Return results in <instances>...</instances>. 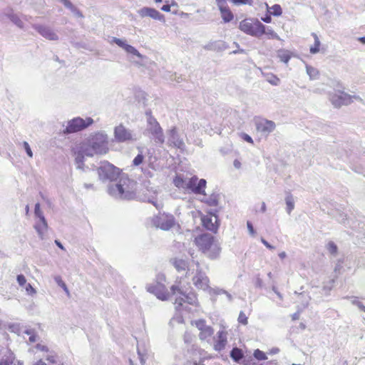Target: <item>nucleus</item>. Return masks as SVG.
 Instances as JSON below:
<instances>
[{
  "instance_id": "nucleus-35",
  "label": "nucleus",
  "mask_w": 365,
  "mask_h": 365,
  "mask_svg": "<svg viewBox=\"0 0 365 365\" xmlns=\"http://www.w3.org/2000/svg\"><path fill=\"white\" fill-rule=\"evenodd\" d=\"M307 73L309 76L310 80H316L319 78V71L317 68L311 66H306Z\"/></svg>"
},
{
  "instance_id": "nucleus-16",
  "label": "nucleus",
  "mask_w": 365,
  "mask_h": 365,
  "mask_svg": "<svg viewBox=\"0 0 365 365\" xmlns=\"http://www.w3.org/2000/svg\"><path fill=\"white\" fill-rule=\"evenodd\" d=\"M190 255L192 259L190 262L181 258H175L171 260L173 265L178 272L187 270L186 274L187 276H190L192 270H195V263L198 262L197 261L194 260L192 253H190Z\"/></svg>"
},
{
  "instance_id": "nucleus-5",
  "label": "nucleus",
  "mask_w": 365,
  "mask_h": 365,
  "mask_svg": "<svg viewBox=\"0 0 365 365\" xmlns=\"http://www.w3.org/2000/svg\"><path fill=\"white\" fill-rule=\"evenodd\" d=\"M195 244L209 258L214 259L219 257L221 247L220 243L210 234H203L195 238Z\"/></svg>"
},
{
  "instance_id": "nucleus-64",
  "label": "nucleus",
  "mask_w": 365,
  "mask_h": 365,
  "mask_svg": "<svg viewBox=\"0 0 365 365\" xmlns=\"http://www.w3.org/2000/svg\"><path fill=\"white\" fill-rule=\"evenodd\" d=\"M223 294L226 295V297H227V298L229 302H232V296L229 292L225 291V292H224Z\"/></svg>"
},
{
  "instance_id": "nucleus-40",
  "label": "nucleus",
  "mask_w": 365,
  "mask_h": 365,
  "mask_svg": "<svg viewBox=\"0 0 365 365\" xmlns=\"http://www.w3.org/2000/svg\"><path fill=\"white\" fill-rule=\"evenodd\" d=\"M205 292H207L210 295H218L222 294L224 292H225V290L220 288H212L209 286V289Z\"/></svg>"
},
{
  "instance_id": "nucleus-3",
  "label": "nucleus",
  "mask_w": 365,
  "mask_h": 365,
  "mask_svg": "<svg viewBox=\"0 0 365 365\" xmlns=\"http://www.w3.org/2000/svg\"><path fill=\"white\" fill-rule=\"evenodd\" d=\"M172 295L175 297L174 305L178 312L189 311L187 304L197 306V295L193 292L186 293L181 282H176L170 287Z\"/></svg>"
},
{
  "instance_id": "nucleus-57",
  "label": "nucleus",
  "mask_w": 365,
  "mask_h": 365,
  "mask_svg": "<svg viewBox=\"0 0 365 365\" xmlns=\"http://www.w3.org/2000/svg\"><path fill=\"white\" fill-rule=\"evenodd\" d=\"M149 202H151L157 209H160L163 207L160 202H158V201H154L153 200H149Z\"/></svg>"
},
{
  "instance_id": "nucleus-19",
  "label": "nucleus",
  "mask_w": 365,
  "mask_h": 365,
  "mask_svg": "<svg viewBox=\"0 0 365 365\" xmlns=\"http://www.w3.org/2000/svg\"><path fill=\"white\" fill-rule=\"evenodd\" d=\"M111 42L116 43L118 46L122 48L128 54L135 56L140 59L145 58V56L140 53L139 51L135 47L128 44L126 41L124 39L113 37Z\"/></svg>"
},
{
  "instance_id": "nucleus-18",
  "label": "nucleus",
  "mask_w": 365,
  "mask_h": 365,
  "mask_svg": "<svg viewBox=\"0 0 365 365\" xmlns=\"http://www.w3.org/2000/svg\"><path fill=\"white\" fill-rule=\"evenodd\" d=\"M227 343V332L222 329L213 337V349L217 351L224 349Z\"/></svg>"
},
{
  "instance_id": "nucleus-10",
  "label": "nucleus",
  "mask_w": 365,
  "mask_h": 365,
  "mask_svg": "<svg viewBox=\"0 0 365 365\" xmlns=\"http://www.w3.org/2000/svg\"><path fill=\"white\" fill-rule=\"evenodd\" d=\"M99 178L103 181L113 182L121 175L119 168L108 162H103L98 168Z\"/></svg>"
},
{
  "instance_id": "nucleus-59",
  "label": "nucleus",
  "mask_w": 365,
  "mask_h": 365,
  "mask_svg": "<svg viewBox=\"0 0 365 365\" xmlns=\"http://www.w3.org/2000/svg\"><path fill=\"white\" fill-rule=\"evenodd\" d=\"M233 165L236 169H240L241 168V163L239 160L235 159L233 162Z\"/></svg>"
},
{
  "instance_id": "nucleus-1",
  "label": "nucleus",
  "mask_w": 365,
  "mask_h": 365,
  "mask_svg": "<svg viewBox=\"0 0 365 365\" xmlns=\"http://www.w3.org/2000/svg\"><path fill=\"white\" fill-rule=\"evenodd\" d=\"M109 151L108 134L103 130L91 133L81 143L73 148L78 169L83 168L84 156L106 155Z\"/></svg>"
},
{
  "instance_id": "nucleus-55",
  "label": "nucleus",
  "mask_w": 365,
  "mask_h": 365,
  "mask_svg": "<svg viewBox=\"0 0 365 365\" xmlns=\"http://www.w3.org/2000/svg\"><path fill=\"white\" fill-rule=\"evenodd\" d=\"M261 242H262V244L266 246V247H267L268 249L269 250H274V247H273L272 245H271L267 240H265L264 238H261Z\"/></svg>"
},
{
  "instance_id": "nucleus-54",
  "label": "nucleus",
  "mask_w": 365,
  "mask_h": 365,
  "mask_svg": "<svg viewBox=\"0 0 365 365\" xmlns=\"http://www.w3.org/2000/svg\"><path fill=\"white\" fill-rule=\"evenodd\" d=\"M242 138L246 142L250 143H253L252 138L249 135H247L246 133H243L242 135Z\"/></svg>"
},
{
  "instance_id": "nucleus-15",
  "label": "nucleus",
  "mask_w": 365,
  "mask_h": 365,
  "mask_svg": "<svg viewBox=\"0 0 365 365\" xmlns=\"http://www.w3.org/2000/svg\"><path fill=\"white\" fill-rule=\"evenodd\" d=\"M113 135L117 143H128L136 140L133 132L126 128L123 124L114 128Z\"/></svg>"
},
{
  "instance_id": "nucleus-25",
  "label": "nucleus",
  "mask_w": 365,
  "mask_h": 365,
  "mask_svg": "<svg viewBox=\"0 0 365 365\" xmlns=\"http://www.w3.org/2000/svg\"><path fill=\"white\" fill-rule=\"evenodd\" d=\"M57 354L50 353L48 355H43V359H40L32 365H53L57 363Z\"/></svg>"
},
{
  "instance_id": "nucleus-26",
  "label": "nucleus",
  "mask_w": 365,
  "mask_h": 365,
  "mask_svg": "<svg viewBox=\"0 0 365 365\" xmlns=\"http://www.w3.org/2000/svg\"><path fill=\"white\" fill-rule=\"evenodd\" d=\"M156 158L149 157L148 160V168H142V172L144 173V175L147 177L151 178L153 176V173L151 172L149 168L152 169L153 170H158L160 168L159 165L156 163Z\"/></svg>"
},
{
  "instance_id": "nucleus-52",
  "label": "nucleus",
  "mask_w": 365,
  "mask_h": 365,
  "mask_svg": "<svg viewBox=\"0 0 365 365\" xmlns=\"http://www.w3.org/2000/svg\"><path fill=\"white\" fill-rule=\"evenodd\" d=\"M247 229L249 230V232L250 234L252 235V236H255V231L253 228V226L252 225V223L250 222H247Z\"/></svg>"
},
{
  "instance_id": "nucleus-36",
  "label": "nucleus",
  "mask_w": 365,
  "mask_h": 365,
  "mask_svg": "<svg viewBox=\"0 0 365 365\" xmlns=\"http://www.w3.org/2000/svg\"><path fill=\"white\" fill-rule=\"evenodd\" d=\"M230 356L235 361H239L243 357V354L241 349L233 348L230 352Z\"/></svg>"
},
{
  "instance_id": "nucleus-27",
  "label": "nucleus",
  "mask_w": 365,
  "mask_h": 365,
  "mask_svg": "<svg viewBox=\"0 0 365 365\" xmlns=\"http://www.w3.org/2000/svg\"><path fill=\"white\" fill-rule=\"evenodd\" d=\"M34 228L38 232L39 237L43 239V235L48 229V225L45 217L43 219H38V220L35 222Z\"/></svg>"
},
{
  "instance_id": "nucleus-32",
  "label": "nucleus",
  "mask_w": 365,
  "mask_h": 365,
  "mask_svg": "<svg viewBox=\"0 0 365 365\" xmlns=\"http://www.w3.org/2000/svg\"><path fill=\"white\" fill-rule=\"evenodd\" d=\"M9 19L19 28L23 29L24 28V22L23 20L21 19L20 16H19L17 14L11 13L8 15Z\"/></svg>"
},
{
  "instance_id": "nucleus-39",
  "label": "nucleus",
  "mask_w": 365,
  "mask_h": 365,
  "mask_svg": "<svg viewBox=\"0 0 365 365\" xmlns=\"http://www.w3.org/2000/svg\"><path fill=\"white\" fill-rule=\"evenodd\" d=\"M266 80L270 84L273 86H278L280 83V80L278 77L273 74H268L266 76Z\"/></svg>"
},
{
  "instance_id": "nucleus-44",
  "label": "nucleus",
  "mask_w": 365,
  "mask_h": 365,
  "mask_svg": "<svg viewBox=\"0 0 365 365\" xmlns=\"http://www.w3.org/2000/svg\"><path fill=\"white\" fill-rule=\"evenodd\" d=\"M34 215L37 219H43V217H44L43 213L40 209L39 203H36L35 205Z\"/></svg>"
},
{
  "instance_id": "nucleus-47",
  "label": "nucleus",
  "mask_w": 365,
  "mask_h": 365,
  "mask_svg": "<svg viewBox=\"0 0 365 365\" xmlns=\"http://www.w3.org/2000/svg\"><path fill=\"white\" fill-rule=\"evenodd\" d=\"M144 160V156L139 153L137 156L135 157V158L133 160V165L134 166H139L143 163Z\"/></svg>"
},
{
  "instance_id": "nucleus-43",
  "label": "nucleus",
  "mask_w": 365,
  "mask_h": 365,
  "mask_svg": "<svg viewBox=\"0 0 365 365\" xmlns=\"http://www.w3.org/2000/svg\"><path fill=\"white\" fill-rule=\"evenodd\" d=\"M327 248L330 254L336 255L337 246L333 242H329L327 245Z\"/></svg>"
},
{
  "instance_id": "nucleus-33",
  "label": "nucleus",
  "mask_w": 365,
  "mask_h": 365,
  "mask_svg": "<svg viewBox=\"0 0 365 365\" xmlns=\"http://www.w3.org/2000/svg\"><path fill=\"white\" fill-rule=\"evenodd\" d=\"M267 9L270 14L279 16L282 14V10L279 4H274L272 6L269 7L267 4H266Z\"/></svg>"
},
{
  "instance_id": "nucleus-53",
  "label": "nucleus",
  "mask_w": 365,
  "mask_h": 365,
  "mask_svg": "<svg viewBox=\"0 0 365 365\" xmlns=\"http://www.w3.org/2000/svg\"><path fill=\"white\" fill-rule=\"evenodd\" d=\"M255 287H258V288H262L263 287V282H262V279L259 277H256V280H255Z\"/></svg>"
},
{
  "instance_id": "nucleus-29",
  "label": "nucleus",
  "mask_w": 365,
  "mask_h": 365,
  "mask_svg": "<svg viewBox=\"0 0 365 365\" xmlns=\"http://www.w3.org/2000/svg\"><path fill=\"white\" fill-rule=\"evenodd\" d=\"M285 203L287 205V212L289 215L294 208V198L293 195L289 192L286 193Z\"/></svg>"
},
{
  "instance_id": "nucleus-38",
  "label": "nucleus",
  "mask_w": 365,
  "mask_h": 365,
  "mask_svg": "<svg viewBox=\"0 0 365 365\" xmlns=\"http://www.w3.org/2000/svg\"><path fill=\"white\" fill-rule=\"evenodd\" d=\"M35 348L39 351L44 352L46 354L45 355H48L50 353H55V351L50 350L49 348L43 343H38L35 346Z\"/></svg>"
},
{
  "instance_id": "nucleus-24",
  "label": "nucleus",
  "mask_w": 365,
  "mask_h": 365,
  "mask_svg": "<svg viewBox=\"0 0 365 365\" xmlns=\"http://www.w3.org/2000/svg\"><path fill=\"white\" fill-rule=\"evenodd\" d=\"M275 123L272 120H263L257 123V128L259 131L269 134L275 129Z\"/></svg>"
},
{
  "instance_id": "nucleus-34",
  "label": "nucleus",
  "mask_w": 365,
  "mask_h": 365,
  "mask_svg": "<svg viewBox=\"0 0 365 365\" xmlns=\"http://www.w3.org/2000/svg\"><path fill=\"white\" fill-rule=\"evenodd\" d=\"M312 36L314 39V43L312 46L310 47V53L312 54H315L319 51L321 43L318 36L315 33H312Z\"/></svg>"
},
{
  "instance_id": "nucleus-20",
  "label": "nucleus",
  "mask_w": 365,
  "mask_h": 365,
  "mask_svg": "<svg viewBox=\"0 0 365 365\" xmlns=\"http://www.w3.org/2000/svg\"><path fill=\"white\" fill-rule=\"evenodd\" d=\"M202 225L208 230L215 232L218 229L217 216L212 214L203 215L201 218Z\"/></svg>"
},
{
  "instance_id": "nucleus-17",
  "label": "nucleus",
  "mask_w": 365,
  "mask_h": 365,
  "mask_svg": "<svg viewBox=\"0 0 365 365\" xmlns=\"http://www.w3.org/2000/svg\"><path fill=\"white\" fill-rule=\"evenodd\" d=\"M168 143L180 150H184L185 145L183 140L180 137L176 128H172L167 132Z\"/></svg>"
},
{
  "instance_id": "nucleus-7",
  "label": "nucleus",
  "mask_w": 365,
  "mask_h": 365,
  "mask_svg": "<svg viewBox=\"0 0 365 365\" xmlns=\"http://www.w3.org/2000/svg\"><path fill=\"white\" fill-rule=\"evenodd\" d=\"M329 100L334 108H339L343 106H348L353 103L354 100L361 101L360 96L350 95L342 91H336L329 93Z\"/></svg>"
},
{
  "instance_id": "nucleus-9",
  "label": "nucleus",
  "mask_w": 365,
  "mask_h": 365,
  "mask_svg": "<svg viewBox=\"0 0 365 365\" xmlns=\"http://www.w3.org/2000/svg\"><path fill=\"white\" fill-rule=\"evenodd\" d=\"M195 270H192L190 274L192 282L197 289L205 291L209 289L210 279L199 262H195Z\"/></svg>"
},
{
  "instance_id": "nucleus-56",
  "label": "nucleus",
  "mask_w": 365,
  "mask_h": 365,
  "mask_svg": "<svg viewBox=\"0 0 365 365\" xmlns=\"http://www.w3.org/2000/svg\"><path fill=\"white\" fill-rule=\"evenodd\" d=\"M14 363L13 359H7L0 361V365H11Z\"/></svg>"
},
{
  "instance_id": "nucleus-61",
  "label": "nucleus",
  "mask_w": 365,
  "mask_h": 365,
  "mask_svg": "<svg viewBox=\"0 0 365 365\" xmlns=\"http://www.w3.org/2000/svg\"><path fill=\"white\" fill-rule=\"evenodd\" d=\"M262 20L265 23H270L272 21V18L270 15H267L265 17L262 18Z\"/></svg>"
},
{
  "instance_id": "nucleus-28",
  "label": "nucleus",
  "mask_w": 365,
  "mask_h": 365,
  "mask_svg": "<svg viewBox=\"0 0 365 365\" xmlns=\"http://www.w3.org/2000/svg\"><path fill=\"white\" fill-rule=\"evenodd\" d=\"M219 9L220 11L221 17L223 19L224 22L228 23L233 19V14L232 13L227 5L219 7Z\"/></svg>"
},
{
  "instance_id": "nucleus-13",
  "label": "nucleus",
  "mask_w": 365,
  "mask_h": 365,
  "mask_svg": "<svg viewBox=\"0 0 365 365\" xmlns=\"http://www.w3.org/2000/svg\"><path fill=\"white\" fill-rule=\"evenodd\" d=\"M192 325L196 327L199 331V339L201 341H207L210 344L211 338L214 334V329L212 327L207 324L205 320L197 319L191 322Z\"/></svg>"
},
{
  "instance_id": "nucleus-63",
  "label": "nucleus",
  "mask_w": 365,
  "mask_h": 365,
  "mask_svg": "<svg viewBox=\"0 0 365 365\" xmlns=\"http://www.w3.org/2000/svg\"><path fill=\"white\" fill-rule=\"evenodd\" d=\"M350 299H351V303L356 306L357 305V302H359V301L358 300V299L356 297H350Z\"/></svg>"
},
{
  "instance_id": "nucleus-31",
  "label": "nucleus",
  "mask_w": 365,
  "mask_h": 365,
  "mask_svg": "<svg viewBox=\"0 0 365 365\" xmlns=\"http://www.w3.org/2000/svg\"><path fill=\"white\" fill-rule=\"evenodd\" d=\"M263 30H264V32L262 33V36L263 34H265V35L267 36V38H269V39L280 40V37L278 36V34L272 29H271L269 27H266L263 24Z\"/></svg>"
},
{
  "instance_id": "nucleus-21",
  "label": "nucleus",
  "mask_w": 365,
  "mask_h": 365,
  "mask_svg": "<svg viewBox=\"0 0 365 365\" xmlns=\"http://www.w3.org/2000/svg\"><path fill=\"white\" fill-rule=\"evenodd\" d=\"M33 28L36 30L43 38L50 41L58 39V35L49 27L42 25L34 24Z\"/></svg>"
},
{
  "instance_id": "nucleus-60",
  "label": "nucleus",
  "mask_w": 365,
  "mask_h": 365,
  "mask_svg": "<svg viewBox=\"0 0 365 365\" xmlns=\"http://www.w3.org/2000/svg\"><path fill=\"white\" fill-rule=\"evenodd\" d=\"M217 2V4L219 7H221L222 6L227 5V2L225 0H215Z\"/></svg>"
},
{
  "instance_id": "nucleus-12",
  "label": "nucleus",
  "mask_w": 365,
  "mask_h": 365,
  "mask_svg": "<svg viewBox=\"0 0 365 365\" xmlns=\"http://www.w3.org/2000/svg\"><path fill=\"white\" fill-rule=\"evenodd\" d=\"M147 115V128L146 131H148L155 138L156 143H163L165 142V137L163 130L156 120V119L151 115L146 113Z\"/></svg>"
},
{
  "instance_id": "nucleus-62",
  "label": "nucleus",
  "mask_w": 365,
  "mask_h": 365,
  "mask_svg": "<svg viewBox=\"0 0 365 365\" xmlns=\"http://www.w3.org/2000/svg\"><path fill=\"white\" fill-rule=\"evenodd\" d=\"M358 308L362 311V312H365V306L361 302H357V305Z\"/></svg>"
},
{
  "instance_id": "nucleus-23",
  "label": "nucleus",
  "mask_w": 365,
  "mask_h": 365,
  "mask_svg": "<svg viewBox=\"0 0 365 365\" xmlns=\"http://www.w3.org/2000/svg\"><path fill=\"white\" fill-rule=\"evenodd\" d=\"M207 51H222L228 48V45L222 40L211 41L203 46Z\"/></svg>"
},
{
  "instance_id": "nucleus-49",
  "label": "nucleus",
  "mask_w": 365,
  "mask_h": 365,
  "mask_svg": "<svg viewBox=\"0 0 365 365\" xmlns=\"http://www.w3.org/2000/svg\"><path fill=\"white\" fill-rule=\"evenodd\" d=\"M22 145L28 156L29 158H33V152L31 149L29 144L26 141H24Z\"/></svg>"
},
{
  "instance_id": "nucleus-6",
  "label": "nucleus",
  "mask_w": 365,
  "mask_h": 365,
  "mask_svg": "<svg viewBox=\"0 0 365 365\" xmlns=\"http://www.w3.org/2000/svg\"><path fill=\"white\" fill-rule=\"evenodd\" d=\"M166 278L164 274H158L156 276V280L152 283L148 284L146 289L148 292L154 294L161 301H167L172 295L171 291L169 292L165 284Z\"/></svg>"
},
{
  "instance_id": "nucleus-11",
  "label": "nucleus",
  "mask_w": 365,
  "mask_h": 365,
  "mask_svg": "<svg viewBox=\"0 0 365 365\" xmlns=\"http://www.w3.org/2000/svg\"><path fill=\"white\" fill-rule=\"evenodd\" d=\"M93 123V120L87 117L85 119L80 117L74 118L68 121L67 125L63 130L64 133H73L82 130Z\"/></svg>"
},
{
  "instance_id": "nucleus-37",
  "label": "nucleus",
  "mask_w": 365,
  "mask_h": 365,
  "mask_svg": "<svg viewBox=\"0 0 365 365\" xmlns=\"http://www.w3.org/2000/svg\"><path fill=\"white\" fill-rule=\"evenodd\" d=\"M61 2H62L66 7L71 9L76 15L78 16H81V12L76 9L75 6L71 4V2L68 0H59Z\"/></svg>"
},
{
  "instance_id": "nucleus-50",
  "label": "nucleus",
  "mask_w": 365,
  "mask_h": 365,
  "mask_svg": "<svg viewBox=\"0 0 365 365\" xmlns=\"http://www.w3.org/2000/svg\"><path fill=\"white\" fill-rule=\"evenodd\" d=\"M25 334L29 336V341L30 342H35L36 341V335L33 330H26L25 331Z\"/></svg>"
},
{
  "instance_id": "nucleus-46",
  "label": "nucleus",
  "mask_w": 365,
  "mask_h": 365,
  "mask_svg": "<svg viewBox=\"0 0 365 365\" xmlns=\"http://www.w3.org/2000/svg\"><path fill=\"white\" fill-rule=\"evenodd\" d=\"M254 356L255 359H257L258 360H265L267 359L266 354L262 351H260L259 349H256L255 351Z\"/></svg>"
},
{
  "instance_id": "nucleus-22",
  "label": "nucleus",
  "mask_w": 365,
  "mask_h": 365,
  "mask_svg": "<svg viewBox=\"0 0 365 365\" xmlns=\"http://www.w3.org/2000/svg\"><path fill=\"white\" fill-rule=\"evenodd\" d=\"M138 13L141 17L149 16L155 20H158L160 21H165L164 16L153 8L143 7L138 10Z\"/></svg>"
},
{
  "instance_id": "nucleus-8",
  "label": "nucleus",
  "mask_w": 365,
  "mask_h": 365,
  "mask_svg": "<svg viewBox=\"0 0 365 365\" xmlns=\"http://www.w3.org/2000/svg\"><path fill=\"white\" fill-rule=\"evenodd\" d=\"M239 29L245 34L257 38L262 36V33L264 32L263 24L255 19L242 20L240 22Z\"/></svg>"
},
{
  "instance_id": "nucleus-41",
  "label": "nucleus",
  "mask_w": 365,
  "mask_h": 365,
  "mask_svg": "<svg viewBox=\"0 0 365 365\" xmlns=\"http://www.w3.org/2000/svg\"><path fill=\"white\" fill-rule=\"evenodd\" d=\"M55 281L58 284V285L59 287H61L64 291L65 292L68 294H69V292H68V289L67 288V286L66 284H65V282L62 280V279L61 278V277L58 276V277H55Z\"/></svg>"
},
{
  "instance_id": "nucleus-58",
  "label": "nucleus",
  "mask_w": 365,
  "mask_h": 365,
  "mask_svg": "<svg viewBox=\"0 0 365 365\" xmlns=\"http://www.w3.org/2000/svg\"><path fill=\"white\" fill-rule=\"evenodd\" d=\"M170 8H171V5H170L169 4H165V5H163L162 7H161V10L163 11H165V12H170L171 10H170Z\"/></svg>"
},
{
  "instance_id": "nucleus-14",
  "label": "nucleus",
  "mask_w": 365,
  "mask_h": 365,
  "mask_svg": "<svg viewBox=\"0 0 365 365\" xmlns=\"http://www.w3.org/2000/svg\"><path fill=\"white\" fill-rule=\"evenodd\" d=\"M153 224L163 230H169L175 225V217L172 215L160 213L153 218Z\"/></svg>"
},
{
  "instance_id": "nucleus-48",
  "label": "nucleus",
  "mask_w": 365,
  "mask_h": 365,
  "mask_svg": "<svg viewBox=\"0 0 365 365\" xmlns=\"http://www.w3.org/2000/svg\"><path fill=\"white\" fill-rule=\"evenodd\" d=\"M16 280H17L19 285L21 287H24L26 286V284H28V283H26V277H24V275H23L21 274L17 275Z\"/></svg>"
},
{
  "instance_id": "nucleus-42",
  "label": "nucleus",
  "mask_w": 365,
  "mask_h": 365,
  "mask_svg": "<svg viewBox=\"0 0 365 365\" xmlns=\"http://www.w3.org/2000/svg\"><path fill=\"white\" fill-rule=\"evenodd\" d=\"M25 289L26 293L29 296H34L36 294V290L34 289L32 285L29 283L26 284V286L24 287Z\"/></svg>"
},
{
  "instance_id": "nucleus-51",
  "label": "nucleus",
  "mask_w": 365,
  "mask_h": 365,
  "mask_svg": "<svg viewBox=\"0 0 365 365\" xmlns=\"http://www.w3.org/2000/svg\"><path fill=\"white\" fill-rule=\"evenodd\" d=\"M238 321L239 322L243 324H247V317L245 316V314L241 312L240 313V315H239V317H238Z\"/></svg>"
},
{
  "instance_id": "nucleus-30",
  "label": "nucleus",
  "mask_w": 365,
  "mask_h": 365,
  "mask_svg": "<svg viewBox=\"0 0 365 365\" xmlns=\"http://www.w3.org/2000/svg\"><path fill=\"white\" fill-rule=\"evenodd\" d=\"M277 57L281 61L287 63L291 58V52L287 50L279 49L277 51Z\"/></svg>"
},
{
  "instance_id": "nucleus-4",
  "label": "nucleus",
  "mask_w": 365,
  "mask_h": 365,
  "mask_svg": "<svg viewBox=\"0 0 365 365\" xmlns=\"http://www.w3.org/2000/svg\"><path fill=\"white\" fill-rule=\"evenodd\" d=\"M206 183L205 179H199L196 176L186 178L178 176L174 179V184L177 187L190 191L196 195H203L204 196H205V189ZM200 200L207 202L205 197Z\"/></svg>"
},
{
  "instance_id": "nucleus-45",
  "label": "nucleus",
  "mask_w": 365,
  "mask_h": 365,
  "mask_svg": "<svg viewBox=\"0 0 365 365\" xmlns=\"http://www.w3.org/2000/svg\"><path fill=\"white\" fill-rule=\"evenodd\" d=\"M235 5H250L252 6L253 0H230Z\"/></svg>"
},
{
  "instance_id": "nucleus-2",
  "label": "nucleus",
  "mask_w": 365,
  "mask_h": 365,
  "mask_svg": "<svg viewBox=\"0 0 365 365\" xmlns=\"http://www.w3.org/2000/svg\"><path fill=\"white\" fill-rule=\"evenodd\" d=\"M108 192L115 198L131 199L134 197L135 182L122 174L118 180L110 182Z\"/></svg>"
}]
</instances>
